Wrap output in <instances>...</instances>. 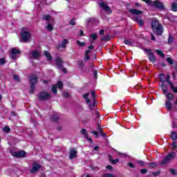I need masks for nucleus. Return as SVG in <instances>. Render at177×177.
<instances>
[{"mask_svg": "<svg viewBox=\"0 0 177 177\" xmlns=\"http://www.w3.org/2000/svg\"><path fill=\"white\" fill-rule=\"evenodd\" d=\"M145 51L147 52L149 62H151V63H157V58H156L154 54L151 52V50L146 48Z\"/></svg>", "mask_w": 177, "mask_h": 177, "instance_id": "8", "label": "nucleus"}, {"mask_svg": "<svg viewBox=\"0 0 177 177\" xmlns=\"http://www.w3.org/2000/svg\"><path fill=\"white\" fill-rule=\"evenodd\" d=\"M152 6L153 8H156V9H158L159 10H165V6H164V3L159 1L158 0L153 1L152 3Z\"/></svg>", "mask_w": 177, "mask_h": 177, "instance_id": "7", "label": "nucleus"}, {"mask_svg": "<svg viewBox=\"0 0 177 177\" xmlns=\"http://www.w3.org/2000/svg\"><path fill=\"white\" fill-rule=\"evenodd\" d=\"M95 91H91V93H87L83 95V97L86 100V103L88 104L90 109H92V107H95Z\"/></svg>", "mask_w": 177, "mask_h": 177, "instance_id": "3", "label": "nucleus"}, {"mask_svg": "<svg viewBox=\"0 0 177 177\" xmlns=\"http://www.w3.org/2000/svg\"><path fill=\"white\" fill-rule=\"evenodd\" d=\"M13 78H14L15 81H17V82H20V78L19 77L18 75H14Z\"/></svg>", "mask_w": 177, "mask_h": 177, "instance_id": "47", "label": "nucleus"}, {"mask_svg": "<svg viewBox=\"0 0 177 177\" xmlns=\"http://www.w3.org/2000/svg\"><path fill=\"white\" fill-rule=\"evenodd\" d=\"M20 36L21 42H29V41L31 39V33L27 28L22 29Z\"/></svg>", "mask_w": 177, "mask_h": 177, "instance_id": "5", "label": "nucleus"}, {"mask_svg": "<svg viewBox=\"0 0 177 177\" xmlns=\"http://www.w3.org/2000/svg\"><path fill=\"white\" fill-rule=\"evenodd\" d=\"M38 98L39 100H48V99H50V94L46 92H41L39 94Z\"/></svg>", "mask_w": 177, "mask_h": 177, "instance_id": "10", "label": "nucleus"}, {"mask_svg": "<svg viewBox=\"0 0 177 177\" xmlns=\"http://www.w3.org/2000/svg\"><path fill=\"white\" fill-rule=\"evenodd\" d=\"M140 174H142V175H145V174H147V169H142L140 170Z\"/></svg>", "mask_w": 177, "mask_h": 177, "instance_id": "48", "label": "nucleus"}, {"mask_svg": "<svg viewBox=\"0 0 177 177\" xmlns=\"http://www.w3.org/2000/svg\"><path fill=\"white\" fill-rule=\"evenodd\" d=\"M91 133L97 138L99 135L97 134V131H92Z\"/></svg>", "mask_w": 177, "mask_h": 177, "instance_id": "56", "label": "nucleus"}, {"mask_svg": "<svg viewBox=\"0 0 177 177\" xmlns=\"http://www.w3.org/2000/svg\"><path fill=\"white\" fill-rule=\"evenodd\" d=\"M165 106L167 110H168L169 111L172 110V104L171 103V101L167 100L165 102Z\"/></svg>", "mask_w": 177, "mask_h": 177, "instance_id": "22", "label": "nucleus"}, {"mask_svg": "<svg viewBox=\"0 0 177 177\" xmlns=\"http://www.w3.org/2000/svg\"><path fill=\"white\" fill-rule=\"evenodd\" d=\"M142 1L143 2H145V3H148L151 6H153V1H151V0H142Z\"/></svg>", "mask_w": 177, "mask_h": 177, "instance_id": "43", "label": "nucleus"}, {"mask_svg": "<svg viewBox=\"0 0 177 177\" xmlns=\"http://www.w3.org/2000/svg\"><path fill=\"white\" fill-rule=\"evenodd\" d=\"M11 154L13 157H26V151H24L12 152Z\"/></svg>", "mask_w": 177, "mask_h": 177, "instance_id": "14", "label": "nucleus"}, {"mask_svg": "<svg viewBox=\"0 0 177 177\" xmlns=\"http://www.w3.org/2000/svg\"><path fill=\"white\" fill-rule=\"evenodd\" d=\"M51 91H52L53 93L56 95V93H57V86L53 85L52 88H51Z\"/></svg>", "mask_w": 177, "mask_h": 177, "instance_id": "33", "label": "nucleus"}, {"mask_svg": "<svg viewBox=\"0 0 177 177\" xmlns=\"http://www.w3.org/2000/svg\"><path fill=\"white\" fill-rule=\"evenodd\" d=\"M102 41H110V35H106L102 39Z\"/></svg>", "mask_w": 177, "mask_h": 177, "instance_id": "45", "label": "nucleus"}, {"mask_svg": "<svg viewBox=\"0 0 177 177\" xmlns=\"http://www.w3.org/2000/svg\"><path fill=\"white\" fill-rule=\"evenodd\" d=\"M100 35H103V34H104V30H100Z\"/></svg>", "mask_w": 177, "mask_h": 177, "instance_id": "61", "label": "nucleus"}, {"mask_svg": "<svg viewBox=\"0 0 177 177\" xmlns=\"http://www.w3.org/2000/svg\"><path fill=\"white\" fill-rule=\"evenodd\" d=\"M77 45H79V46H85V43H84V42L77 41Z\"/></svg>", "mask_w": 177, "mask_h": 177, "instance_id": "49", "label": "nucleus"}, {"mask_svg": "<svg viewBox=\"0 0 177 177\" xmlns=\"http://www.w3.org/2000/svg\"><path fill=\"white\" fill-rule=\"evenodd\" d=\"M166 62H167V63L170 64V66H172L174 64V60L169 57L166 58Z\"/></svg>", "mask_w": 177, "mask_h": 177, "instance_id": "29", "label": "nucleus"}, {"mask_svg": "<svg viewBox=\"0 0 177 177\" xmlns=\"http://www.w3.org/2000/svg\"><path fill=\"white\" fill-rule=\"evenodd\" d=\"M93 150H95V151H97V150H99V147H95Z\"/></svg>", "mask_w": 177, "mask_h": 177, "instance_id": "62", "label": "nucleus"}, {"mask_svg": "<svg viewBox=\"0 0 177 177\" xmlns=\"http://www.w3.org/2000/svg\"><path fill=\"white\" fill-rule=\"evenodd\" d=\"M151 41H156V37L153 33H151Z\"/></svg>", "mask_w": 177, "mask_h": 177, "instance_id": "53", "label": "nucleus"}, {"mask_svg": "<svg viewBox=\"0 0 177 177\" xmlns=\"http://www.w3.org/2000/svg\"><path fill=\"white\" fill-rule=\"evenodd\" d=\"M168 84L170 86L171 89L173 91V92L174 93H177V86L175 87V86H174V83H172V82L168 80Z\"/></svg>", "mask_w": 177, "mask_h": 177, "instance_id": "21", "label": "nucleus"}, {"mask_svg": "<svg viewBox=\"0 0 177 177\" xmlns=\"http://www.w3.org/2000/svg\"><path fill=\"white\" fill-rule=\"evenodd\" d=\"M5 63H6V60L5 59V58H0V65L3 66Z\"/></svg>", "mask_w": 177, "mask_h": 177, "instance_id": "42", "label": "nucleus"}, {"mask_svg": "<svg viewBox=\"0 0 177 177\" xmlns=\"http://www.w3.org/2000/svg\"><path fill=\"white\" fill-rule=\"evenodd\" d=\"M165 95H166V97L168 99V100H169V102H172V100H174V94L171 93H167Z\"/></svg>", "mask_w": 177, "mask_h": 177, "instance_id": "24", "label": "nucleus"}, {"mask_svg": "<svg viewBox=\"0 0 177 177\" xmlns=\"http://www.w3.org/2000/svg\"><path fill=\"white\" fill-rule=\"evenodd\" d=\"M170 138H171V139H172V140H177L176 132H172L170 135Z\"/></svg>", "mask_w": 177, "mask_h": 177, "instance_id": "28", "label": "nucleus"}, {"mask_svg": "<svg viewBox=\"0 0 177 177\" xmlns=\"http://www.w3.org/2000/svg\"><path fill=\"white\" fill-rule=\"evenodd\" d=\"M148 167H149V168H156V167H157V164H156V162H149Z\"/></svg>", "mask_w": 177, "mask_h": 177, "instance_id": "34", "label": "nucleus"}, {"mask_svg": "<svg viewBox=\"0 0 177 177\" xmlns=\"http://www.w3.org/2000/svg\"><path fill=\"white\" fill-rule=\"evenodd\" d=\"M57 86L58 89H62L63 88V82H58L57 84Z\"/></svg>", "mask_w": 177, "mask_h": 177, "instance_id": "39", "label": "nucleus"}, {"mask_svg": "<svg viewBox=\"0 0 177 177\" xmlns=\"http://www.w3.org/2000/svg\"><path fill=\"white\" fill-rule=\"evenodd\" d=\"M97 38V35L93 33L90 36V41L92 42V41H95Z\"/></svg>", "mask_w": 177, "mask_h": 177, "instance_id": "30", "label": "nucleus"}, {"mask_svg": "<svg viewBox=\"0 0 177 177\" xmlns=\"http://www.w3.org/2000/svg\"><path fill=\"white\" fill-rule=\"evenodd\" d=\"M42 20L47 21V23L48 21H49V23H53V21H55V19L52 17H50V15H43Z\"/></svg>", "mask_w": 177, "mask_h": 177, "instance_id": "18", "label": "nucleus"}, {"mask_svg": "<svg viewBox=\"0 0 177 177\" xmlns=\"http://www.w3.org/2000/svg\"><path fill=\"white\" fill-rule=\"evenodd\" d=\"M69 24L71 26H75V21H74V19H71Z\"/></svg>", "mask_w": 177, "mask_h": 177, "instance_id": "57", "label": "nucleus"}, {"mask_svg": "<svg viewBox=\"0 0 177 177\" xmlns=\"http://www.w3.org/2000/svg\"><path fill=\"white\" fill-rule=\"evenodd\" d=\"M81 133L82 135L84 136V137L88 140V142H91V143H93V140L92 138H89V136H88V131H86V129H82L81 130Z\"/></svg>", "mask_w": 177, "mask_h": 177, "instance_id": "16", "label": "nucleus"}, {"mask_svg": "<svg viewBox=\"0 0 177 177\" xmlns=\"http://www.w3.org/2000/svg\"><path fill=\"white\" fill-rule=\"evenodd\" d=\"M98 6H100V8H101V9H103V10H104L105 12H110L111 10V8L109 6V5H107V3L104 1H99Z\"/></svg>", "mask_w": 177, "mask_h": 177, "instance_id": "9", "label": "nucleus"}, {"mask_svg": "<svg viewBox=\"0 0 177 177\" xmlns=\"http://www.w3.org/2000/svg\"><path fill=\"white\" fill-rule=\"evenodd\" d=\"M69 158L70 160H73V158H75L77 157V149L75 148L71 149L69 151Z\"/></svg>", "mask_w": 177, "mask_h": 177, "instance_id": "15", "label": "nucleus"}, {"mask_svg": "<svg viewBox=\"0 0 177 177\" xmlns=\"http://www.w3.org/2000/svg\"><path fill=\"white\" fill-rule=\"evenodd\" d=\"M153 176H158L160 175V171L153 173Z\"/></svg>", "mask_w": 177, "mask_h": 177, "instance_id": "55", "label": "nucleus"}, {"mask_svg": "<svg viewBox=\"0 0 177 177\" xmlns=\"http://www.w3.org/2000/svg\"><path fill=\"white\" fill-rule=\"evenodd\" d=\"M128 166H129L130 168H135V165H133V163H132V162H129V163H128Z\"/></svg>", "mask_w": 177, "mask_h": 177, "instance_id": "52", "label": "nucleus"}, {"mask_svg": "<svg viewBox=\"0 0 177 177\" xmlns=\"http://www.w3.org/2000/svg\"><path fill=\"white\" fill-rule=\"evenodd\" d=\"M176 157V153L170 152L167 156L165 157V158L160 162V165H165L167 162H169L172 158H175Z\"/></svg>", "mask_w": 177, "mask_h": 177, "instance_id": "6", "label": "nucleus"}, {"mask_svg": "<svg viewBox=\"0 0 177 177\" xmlns=\"http://www.w3.org/2000/svg\"><path fill=\"white\" fill-rule=\"evenodd\" d=\"M156 53L157 55L160 56V57H165V54H164V53H162V51H161L160 50H156Z\"/></svg>", "mask_w": 177, "mask_h": 177, "instance_id": "31", "label": "nucleus"}, {"mask_svg": "<svg viewBox=\"0 0 177 177\" xmlns=\"http://www.w3.org/2000/svg\"><path fill=\"white\" fill-rule=\"evenodd\" d=\"M136 162L137 164L140 165V167H143L145 165V162L143 160H137Z\"/></svg>", "mask_w": 177, "mask_h": 177, "instance_id": "40", "label": "nucleus"}, {"mask_svg": "<svg viewBox=\"0 0 177 177\" xmlns=\"http://www.w3.org/2000/svg\"><path fill=\"white\" fill-rule=\"evenodd\" d=\"M31 59H38L39 57H41V53L38 50H34L32 51L31 55H30Z\"/></svg>", "mask_w": 177, "mask_h": 177, "instance_id": "17", "label": "nucleus"}, {"mask_svg": "<svg viewBox=\"0 0 177 177\" xmlns=\"http://www.w3.org/2000/svg\"><path fill=\"white\" fill-rule=\"evenodd\" d=\"M169 171L172 175H177L176 170L174 169H169Z\"/></svg>", "mask_w": 177, "mask_h": 177, "instance_id": "44", "label": "nucleus"}, {"mask_svg": "<svg viewBox=\"0 0 177 177\" xmlns=\"http://www.w3.org/2000/svg\"><path fill=\"white\" fill-rule=\"evenodd\" d=\"M56 64L59 68H62L63 67V61L60 58H57L56 59Z\"/></svg>", "mask_w": 177, "mask_h": 177, "instance_id": "23", "label": "nucleus"}, {"mask_svg": "<svg viewBox=\"0 0 177 177\" xmlns=\"http://www.w3.org/2000/svg\"><path fill=\"white\" fill-rule=\"evenodd\" d=\"M28 80L30 84V93H33L35 91V85L38 84V77L37 75H30L28 76Z\"/></svg>", "mask_w": 177, "mask_h": 177, "instance_id": "4", "label": "nucleus"}, {"mask_svg": "<svg viewBox=\"0 0 177 177\" xmlns=\"http://www.w3.org/2000/svg\"><path fill=\"white\" fill-rule=\"evenodd\" d=\"M67 44H68V40L67 39H64V40H62V41L61 42V44H59L58 45V48H66V45H67Z\"/></svg>", "mask_w": 177, "mask_h": 177, "instance_id": "20", "label": "nucleus"}, {"mask_svg": "<svg viewBox=\"0 0 177 177\" xmlns=\"http://www.w3.org/2000/svg\"><path fill=\"white\" fill-rule=\"evenodd\" d=\"M120 161V159H111V164L112 165H115V164H118V162Z\"/></svg>", "mask_w": 177, "mask_h": 177, "instance_id": "37", "label": "nucleus"}, {"mask_svg": "<svg viewBox=\"0 0 177 177\" xmlns=\"http://www.w3.org/2000/svg\"><path fill=\"white\" fill-rule=\"evenodd\" d=\"M10 57L11 59H13V60H16V59H17V54H13L12 53H11Z\"/></svg>", "mask_w": 177, "mask_h": 177, "instance_id": "41", "label": "nucleus"}, {"mask_svg": "<svg viewBox=\"0 0 177 177\" xmlns=\"http://www.w3.org/2000/svg\"><path fill=\"white\" fill-rule=\"evenodd\" d=\"M151 27L153 32H154L156 35H158V37H161V35H162L164 28L162 27V24H160V21L158 19H152Z\"/></svg>", "mask_w": 177, "mask_h": 177, "instance_id": "1", "label": "nucleus"}, {"mask_svg": "<svg viewBox=\"0 0 177 177\" xmlns=\"http://www.w3.org/2000/svg\"><path fill=\"white\" fill-rule=\"evenodd\" d=\"M88 49H90V50L93 49V46H88Z\"/></svg>", "mask_w": 177, "mask_h": 177, "instance_id": "64", "label": "nucleus"}, {"mask_svg": "<svg viewBox=\"0 0 177 177\" xmlns=\"http://www.w3.org/2000/svg\"><path fill=\"white\" fill-rule=\"evenodd\" d=\"M53 121H57V120H59V116L57 115H53Z\"/></svg>", "mask_w": 177, "mask_h": 177, "instance_id": "51", "label": "nucleus"}, {"mask_svg": "<svg viewBox=\"0 0 177 177\" xmlns=\"http://www.w3.org/2000/svg\"><path fill=\"white\" fill-rule=\"evenodd\" d=\"M124 43L126 45H128V46H131V45H132V41L131 40H129V39H124Z\"/></svg>", "mask_w": 177, "mask_h": 177, "instance_id": "35", "label": "nucleus"}, {"mask_svg": "<svg viewBox=\"0 0 177 177\" xmlns=\"http://www.w3.org/2000/svg\"><path fill=\"white\" fill-rule=\"evenodd\" d=\"M79 67L84 68V62L82 61L79 62Z\"/></svg>", "mask_w": 177, "mask_h": 177, "instance_id": "50", "label": "nucleus"}, {"mask_svg": "<svg viewBox=\"0 0 177 177\" xmlns=\"http://www.w3.org/2000/svg\"><path fill=\"white\" fill-rule=\"evenodd\" d=\"M104 177H111V175L110 174H105Z\"/></svg>", "mask_w": 177, "mask_h": 177, "instance_id": "60", "label": "nucleus"}, {"mask_svg": "<svg viewBox=\"0 0 177 177\" xmlns=\"http://www.w3.org/2000/svg\"><path fill=\"white\" fill-rule=\"evenodd\" d=\"M44 56L47 58V60H52V55L48 51H44Z\"/></svg>", "mask_w": 177, "mask_h": 177, "instance_id": "27", "label": "nucleus"}, {"mask_svg": "<svg viewBox=\"0 0 177 177\" xmlns=\"http://www.w3.org/2000/svg\"><path fill=\"white\" fill-rule=\"evenodd\" d=\"M3 131L8 133V132H10V128L6 127L3 129Z\"/></svg>", "mask_w": 177, "mask_h": 177, "instance_id": "46", "label": "nucleus"}, {"mask_svg": "<svg viewBox=\"0 0 177 177\" xmlns=\"http://www.w3.org/2000/svg\"><path fill=\"white\" fill-rule=\"evenodd\" d=\"M40 168H41V165H39L37 162L33 163L32 167L30 169L31 174H37V172L39 171Z\"/></svg>", "mask_w": 177, "mask_h": 177, "instance_id": "11", "label": "nucleus"}, {"mask_svg": "<svg viewBox=\"0 0 177 177\" xmlns=\"http://www.w3.org/2000/svg\"><path fill=\"white\" fill-rule=\"evenodd\" d=\"M63 96L64 97H68V96H70V94H68V93L65 92L63 93Z\"/></svg>", "mask_w": 177, "mask_h": 177, "instance_id": "54", "label": "nucleus"}, {"mask_svg": "<svg viewBox=\"0 0 177 177\" xmlns=\"http://www.w3.org/2000/svg\"><path fill=\"white\" fill-rule=\"evenodd\" d=\"M171 149L172 150H176L177 149V142L176 141L173 142L171 145Z\"/></svg>", "mask_w": 177, "mask_h": 177, "instance_id": "38", "label": "nucleus"}, {"mask_svg": "<svg viewBox=\"0 0 177 177\" xmlns=\"http://www.w3.org/2000/svg\"><path fill=\"white\" fill-rule=\"evenodd\" d=\"M174 68H175L176 73H177V64H175Z\"/></svg>", "mask_w": 177, "mask_h": 177, "instance_id": "63", "label": "nucleus"}, {"mask_svg": "<svg viewBox=\"0 0 177 177\" xmlns=\"http://www.w3.org/2000/svg\"><path fill=\"white\" fill-rule=\"evenodd\" d=\"M47 26H46V30L48 31H52L53 30V26L55 25V21H53V22H46Z\"/></svg>", "mask_w": 177, "mask_h": 177, "instance_id": "19", "label": "nucleus"}, {"mask_svg": "<svg viewBox=\"0 0 177 177\" xmlns=\"http://www.w3.org/2000/svg\"><path fill=\"white\" fill-rule=\"evenodd\" d=\"M10 53H13L15 55H19V53H20V50H19L18 49H16V48H12Z\"/></svg>", "mask_w": 177, "mask_h": 177, "instance_id": "32", "label": "nucleus"}, {"mask_svg": "<svg viewBox=\"0 0 177 177\" xmlns=\"http://www.w3.org/2000/svg\"><path fill=\"white\" fill-rule=\"evenodd\" d=\"M89 53H91V50H87L84 55V60H91V57H89Z\"/></svg>", "mask_w": 177, "mask_h": 177, "instance_id": "25", "label": "nucleus"}, {"mask_svg": "<svg viewBox=\"0 0 177 177\" xmlns=\"http://www.w3.org/2000/svg\"><path fill=\"white\" fill-rule=\"evenodd\" d=\"M129 12L131 15H134L135 16H140V15H143V11L138 9H130Z\"/></svg>", "mask_w": 177, "mask_h": 177, "instance_id": "12", "label": "nucleus"}, {"mask_svg": "<svg viewBox=\"0 0 177 177\" xmlns=\"http://www.w3.org/2000/svg\"><path fill=\"white\" fill-rule=\"evenodd\" d=\"M170 79H171V75L169 74H167L166 77H165V75H164L163 73H160L159 75V80L160 82H162L160 85V88L164 95H167V93L168 92V87L165 86V83L167 82L168 84V81H171Z\"/></svg>", "mask_w": 177, "mask_h": 177, "instance_id": "2", "label": "nucleus"}, {"mask_svg": "<svg viewBox=\"0 0 177 177\" xmlns=\"http://www.w3.org/2000/svg\"><path fill=\"white\" fill-rule=\"evenodd\" d=\"M171 10L173 12H177V3L174 1L171 4Z\"/></svg>", "mask_w": 177, "mask_h": 177, "instance_id": "26", "label": "nucleus"}, {"mask_svg": "<svg viewBox=\"0 0 177 177\" xmlns=\"http://www.w3.org/2000/svg\"><path fill=\"white\" fill-rule=\"evenodd\" d=\"M168 44H172L174 42V37L172 35H169L167 40Z\"/></svg>", "mask_w": 177, "mask_h": 177, "instance_id": "36", "label": "nucleus"}, {"mask_svg": "<svg viewBox=\"0 0 177 177\" xmlns=\"http://www.w3.org/2000/svg\"><path fill=\"white\" fill-rule=\"evenodd\" d=\"M172 77L174 78V80H176V72H173Z\"/></svg>", "mask_w": 177, "mask_h": 177, "instance_id": "58", "label": "nucleus"}, {"mask_svg": "<svg viewBox=\"0 0 177 177\" xmlns=\"http://www.w3.org/2000/svg\"><path fill=\"white\" fill-rule=\"evenodd\" d=\"M94 77L95 78V80L96 78H97V71H94Z\"/></svg>", "mask_w": 177, "mask_h": 177, "instance_id": "59", "label": "nucleus"}, {"mask_svg": "<svg viewBox=\"0 0 177 177\" xmlns=\"http://www.w3.org/2000/svg\"><path fill=\"white\" fill-rule=\"evenodd\" d=\"M134 21L138 23L139 27H143L145 24V21H143V19H142V17L139 16L134 17Z\"/></svg>", "mask_w": 177, "mask_h": 177, "instance_id": "13", "label": "nucleus"}]
</instances>
